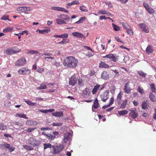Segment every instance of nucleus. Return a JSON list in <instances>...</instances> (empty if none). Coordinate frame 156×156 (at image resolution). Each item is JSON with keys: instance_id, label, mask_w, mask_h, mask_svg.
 Returning <instances> with one entry per match:
<instances>
[{"instance_id": "nucleus-1", "label": "nucleus", "mask_w": 156, "mask_h": 156, "mask_svg": "<svg viewBox=\"0 0 156 156\" xmlns=\"http://www.w3.org/2000/svg\"><path fill=\"white\" fill-rule=\"evenodd\" d=\"M78 63V60L72 56L67 57L63 62L64 66L71 68H76L77 66Z\"/></svg>"}, {"instance_id": "nucleus-2", "label": "nucleus", "mask_w": 156, "mask_h": 156, "mask_svg": "<svg viewBox=\"0 0 156 156\" xmlns=\"http://www.w3.org/2000/svg\"><path fill=\"white\" fill-rule=\"evenodd\" d=\"M0 148L2 150H5L9 152H12L15 150V147L12 145L4 142L0 144Z\"/></svg>"}, {"instance_id": "nucleus-3", "label": "nucleus", "mask_w": 156, "mask_h": 156, "mask_svg": "<svg viewBox=\"0 0 156 156\" xmlns=\"http://www.w3.org/2000/svg\"><path fill=\"white\" fill-rule=\"evenodd\" d=\"M20 51V49L16 47L9 48L4 52V54L9 55L19 52Z\"/></svg>"}, {"instance_id": "nucleus-4", "label": "nucleus", "mask_w": 156, "mask_h": 156, "mask_svg": "<svg viewBox=\"0 0 156 156\" xmlns=\"http://www.w3.org/2000/svg\"><path fill=\"white\" fill-rule=\"evenodd\" d=\"M27 144L30 145L32 147L38 146L41 144V141L38 140H36L33 137H30L28 140Z\"/></svg>"}, {"instance_id": "nucleus-5", "label": "nucleus", "mask_w": 156, "mask_h": 156, "mask_svg": "<svg viewBox=\"0 0 156 156\" xmlns=\"http://www.w3.org/2000/svg\"><path fill=\"white\" fill-rule=\"evenodd\" d=\"M27 61L25 58L21 57L15 62V65L18 66H22L26 64Z\"/></svg>"}, {"instance_id": "nucleus-6", "label": "nucleus", "mask_w": 156, "mask_h": 156, "mask_svg": "<svg viewBox=\"0 0 156 156\" xmlns=\"http://www.w3.org/2000/svg\"><path fill=\"white\" fill-rule=\"evenodd\" d=\"M138 26L141 29L143 32L145 33H148L149 32L148 27L145 23H139L138 24Z\"/></svg>"}, {"instance_id": "nucleus-7", "label": "nucleus", "mask_w": 156, "mask_h": 156, "mask_svg": "<svg viewBox=\"0 0 156 156\" xmlns=\"http://www.w3.org/2000/svg\"><path fill=\"white\" fill-rule=\"evenodd\" d=\"M103 58H107L109 59L111 61H113L114 62H116L118 60L117 57H115L112 54H109L106 55L105 56L102 57Z\"/></svg>"}, {"instance_id": "nucleus-8", "label": "nucleus", "mask_w": 156, "mask_h": 156, "mask_svg": "<svg viewBox=\"0 0 156 156\" xmlns=\"http://www.w3.org/2000/svg\"><path fill=\"white\" fill-rule=\"evenodd\" d=\"M18 73L20 75H27L30 73V72L27 68L23 67L18 71Z\"/></svg>"}, {"instance_id": "nucleus-9", "label": "nucleus", "mask_w": 156, "mask_h": 156, "mask_svg": "<svg viewBox=\"0 0 156 156\" xmlns=\"http://www.w3.org/2000/svg\"><path fill=\"white\" fill-rule=\"evenodd\" d=\"M109 96V92L108 90L105 91L104 93L102 94L100 97L101 100L103 102H105L108 99Z\"/></svg>"}, {"instance_id": "nucleus-10", "label": "nucleus", "mask_w": 156, "mask_h": 156, "mask_svg": "<svg viewBox=\"0 0 156 156\" xmlns=\"http://www.w3.org/2000/svg\"><path fill=\"white\" fill-rule=\"evenodd\" d=\"M31 8L30 7L26 6H23L17 8V10L20 12H25L31 10Z\"/></svg>"}, {"instance_id": "nucleus-11", "label": "nucleus", "mask_w": 156, "mask_h": 156, "mask_svg": "<svg viewBox=\"0 0 156 156\" xmlns=\"http://www.w3.org/2000/svg\"><path fill=\"white\" fill-rule=\"evenodd\" d=\"M141 108L143 110L147 109L150 106V104L147 100H144L141 104Z\"/></svg>"}, {"instance_id": "nucleus-12", "label": "nucleus", "mask_w": 156, "mask_h": 156, "mask_svg": "<svg viewBox=\"0 0 156 156\" xmlns=\"http://www.w3.org/2000/svg\"><path fill=\"white\" fill-rule=\"evenodd\" d=\"M63 148L64 146L63 145H60L59 146L54 147H53V154H56L58 153L63 149Z\"/></svg>"}, {"instance_id": "nucleus-13", "label": "nucleus", "mask_w": 156, "mask_h": 156, "mask_svg": "<svg viewBox=\"0 0 156 156\" xmlns=\"http://www.w3.org/2000/svg\"><path fill=\"white\" fill-rule=\"evenodd\" d=\"M77 83V79L74 75H73L71 78H69V85L74 86Z\"/></svg>"}, {"instance_id": "nucleus-14", "label": "nucleus", "mask_w": 156, "mask_h": 156, "mask_svg": "<svg viewBox=\"0 0 156 156\" xmlns=\"http://www.w3.org/2000/svg\"><path fill=\"white\" fill-rule=\"evenodd\" d=\"M129 111V115L133 119H135L138 117V114L136 108L134 110H130Z\"/></svg>"}, {"instance_id": "nucleus-15", "label": "nucleus", "mask_w": 156, "mask_h": 156, "mask_svg": "<svg viewBox=\"0 0 156 156\" xmlns=\"http://www.w3.org/2000/svg\"><path fill=\"white\" fill-rule=\"evenodd\" d=\"M72 34L74 36L79 38H83V39H86L85 37L82 33L76 32L72 33Z\"/></svg>"}, {"instance_id": "nucleus-16", "label": "nucleus", "mask_w": 156, "mask_h": 156, "mask_svg": "<svg viewBox=\"0 0 156 156\" xmlns=\"http://www.w3.org/2000/svg\"><path fill=\"white\" fill-rule=\"evenodd\" d=\"M130 82L128 81L125 84L124 90V92L127 94H129L131 92L132 89L129 87V83Z\"/></svg>"}, {"instance_id": "nucleus-17", "label": "nucleus", "mask_w": 156, "mask_h": 156, "mask_svg": "<svg viewBox=\"0 0 156 156\" xmlns=\"http://www.w3.org/2000/svg\"><path fill=\"white\" fill-rule=\"evenodd\" d=\"M51 9L55 10L64 12L66 13H68L69 12L68 10L66 9L65 8L53 6L52 7Z\"/></svg>"}, {"instance_id": "nucleus-18", "label": "nucleus", "mask_w": 156, "mask_h": 156, "mask_svg": "<svg viewBox=\"0 0 156 156\" xmlns=\"http://www.w3.org/2000/svg\"><path fill=\"white\" fill-rule=\"evenodd\" d=\"M100 86L101 85H100L98 84H97L94 86V87L92 91V92L93 94L94 95L96 94L98 90H99V88Z\"/></svg>"}, {"instance_id": "nucleus-19", "label": "nucleus", "mask_w": 156, "mask_h": 156, "mask_svg": "<svg viewBox=\"0 0 156 156\" xmlns=\"http://www.w3.org/2000/svg\"><path fill=\"white\" fill-rule=\"evenodd\" d=\"M57 17L68 21H70V18L67 14H61L60 16H57Z\"/></svg>"}, {"instance_id": "nucleus-20", "label": "nucleus", "mask_w": 156, "mask_h": 156, "mask_svg": "<svg viewBox=\"0 0 156 156\" xmlns=\"http://www.w3.org/2000/svg\"><path fill=\"white\" fill-rule=\"evenodd\" d=\"M53 116L56 117L60 118L63 116V112H56L52 113Z\"/></svg>"}, {"instance_id": "nucleus-21", "label": "nucleus", "mask_w": 156, "mask_h": 156, "mask_svg": "<svg viewBox=\"0 0 156 156\" xmlns=\"http://www.w3.org/2000/svg\"><path fill=\"white\" fill-rule=\"evenodd\" d=\"M122 92H120L118 94L117 98L115 100V102L117 103L118 105H119L120 104V102L122 98Z\"/></svg>"}, {"instance_id": "nucleus-22", "label": "nucleus", "mask_w": 156, "mask_h": 156, "mask_svg": "<svg viewBox=\"0 0 156 156\" xmlns=\"http://www.w3.org/2000/svg\"><path fill=\"white\" fill-rule=\"evenodd\" d=\"M26 124L28 126H34L37 125V122L35 121H33L32 120H28L26 122Z\"/></svg>"}, {"instance_id": "nucleus-23", "label": "nucleus", "mask_w": 156, "mask_h": 156, "mask_svg": "<svg viewBox=\"0 0 156 156\" xmlns=\"http://www.w3.org/2000/svg\"><path fill=\"white\" fill-rule=\"evenodd\" d=\"M70 135V133L68 132L64 134V139L63 140L65 143L69 141V136Z\"/></svg>"}, {"instance_id": "nucleus-24", "label": "nucleus", "mask_w": 156, "mask_h": 156, "mask_svg": "<svg viewBox=\"0 0 156 156\" xmlns=\"http://www.w3.org/2000/svg\"><path fill=\"white\" fill-rule=\"evenodd\" d=\"M154 51L152 47L150 45H148L146 48V51L147 54L148 55L150 54Z\"/></svg>"}, {"instance_id": "nucleus-25", "label": "nucleus", "mask_w": 156, "mask_h": 156, "mask_svg": "<svg viewBox=\"0 0 156 156\" xmlns=\"http://www.w3.org/2000/svg\"><path fill=\"white\" fill-rule=\"evenodd\" d=\"M149 97L150 100L153 102H155L156 101V99L154 95L152 92H150V93Z\"/></svg>"}, {"instance_id": "nucleus-26", "label": "nucleus", "mask_w": 156, "mask_h": 156, "mask_svg": "<svg viewBox=\"0 0 156 156\" xmlns=\"http://www.w3.org/2000/svg\"><path fill=\"white\" fill-rule=\"evenodd\" d=\"M109 77V76L106 72L104 71L102 72L101 76V78H102L105 80H107L108 79Z\"/></svg>"}, {"instance_id": "nucleus-27", "label": "nucleus", "mask_w": 156, "mask_h": 156, "mask_svg": "<svg viewBox=\"0 0 156 156\" xmlns=\"http://www.w3.org/2000/svg\"><path fill=\"white\" fill-rule=\"evenodd\" d=\"M99 67L101 68H109V65L105 63L101 62L99 63Z\"/></svg>"}, {"instance_id": "nucleus-28", "label": "nucleus", "mask_w": 156, "mask_h": 156, "mask_svg": "<svg viewBox=\"0 0 156 156\" xmlns=\"http://www.w3.org/2000/svg\"><path fill=\"white\" fill-rule=\"evenodd\" d=\"M16 117H19L20 118H23L26 119H28V118L27 117L26 115L24 113H17L15 115Z\"/></svg>"}, {"instance_id": "nucleus-29", "label": "nucleus", "mask_w": 156, "mask_h": 156, "mask_svg": "<svg viewBox=\"0 0 156 156\" xmlns=\"http://www.w3.org/2000/svg\"><path fill=\"white\" fill-rule=\"evenodd\" d=\"M56 23L57 24L61 25L62 24H66V21H65L64 20H63L62 19H57L56 20Z\"/></svg>"}, {"instance_id": "nucleus-30", "label": "nucleus", "mask_w": 156, "mask_h": 156, "mask_svg": "<svg viewBox=\"0 0 156 156\" xmlns=\"http://www.w3.org/2000/svg\"><path fill=\"white\" fill-rule=\"evenodd\" d=\"M99 103L97 98H96L94 101L92 107L94 108H97L98 107Z\"/></svg>"}, {"instance_id": "nucleus-31", "label": "nucleus", "mask_w": 156, "mask_h": 156, "mask_svg": "<svg viewBox=\"0 0 156 156\" xmlns=\"http://www.w3.org/2000/svg\"><path fill=\"white\" fill-rule=\"evenodd\" d=\"M150 88L152 92L156 93V88L155 84L154 83H151L150 85Z\"/></svg>"}, {"instance_id": "nucleus-32", "label": "nucleus", "mask_w": 156, "mask_h": 156, "mask_svg": "<svg viewBox=\"0 0 156 156\" xmlns=\"http://www.w3.org/2000/svg\"><path fill=\"white\" fill-rule=\"evenodd\" d=\"M128 102V100L127 99H125L124 100L122 104H121L120 106V108L122 109H124L125 108L126 105Z\"/></svg>"}, {"instance_id": "nucleus-33", "label": "nucleus", "mask_w": 156, "mask_h": 156, "mask_svg": "<svg viewBox=\"0 0 156 156\" xmlns=\"http://www.w3.org/2000/svg\"><path fill=\"white\" fill-rule=\"evenodd\" d=\"M23 148L27 151H31L34 149V147L31 146H28L27 145H24L23 146Z\"/></svg>"}, {"instance_id": "nucleus-34", "label": "nucleus", "mask_w": 156, "mask_h": 156, "mask_svg": "<svg viewBox=\"0 0 156 156\" xmlns=\"http://www.w3.org/2000/svg\"><path fill=\"white\" fill-rule=\"evenodd\" d=\"M24 122L22 121H19L18 122H15L14 123L15 125H18L19 126H21L24 124Z\"/></svg>"}, {"instance_id": "nucleus-35", "label": "nucleus", "mask_w": 156, "mask_h": 156, "mask_svg": "<svg viewBox=\"0 0 156 156\" xmlns=\"http://www.w3.org/2000/svg\"><path fill=\"white\" fill-rule=\"evenodd\" d=\"M13 27H7L6 28H5L3 30V32L4 33H6L11 31L13 29Z\"/></svg>"}, {"instance_id": "nucleus-36", "label": "nucleus", "mask_w": 156, "mask_h": 156, "mask_svg": "<svg viewBox=\"0 0 156 156\" xmlns=\"http://www.w3.org/2000/svg\"><path fill=\"white\" fill-rule=\"evenodd\" d=\"M47 137L48 140H53L55 138V137L51 133H48V135H47Z\"/></svg>"}, {"instance_id": "nucleus-37", "label": "nucleus", "mask_w": 156, "mask_h": 156, "mask_svg": "<svg viewBox=\"0 0 156 156\" xmlns=\"http://www.w3.org/2000/svg\"><path fill=\"white\" fill-rule=\"evenodd\" d=\"M86 18L85 17H81L78 21L75 23L79 24L82 23L86 20Z\"/></svg>"}, {"instance_id": "nucleus-38", "label": "nucleus", "mask_w": 156, "mask_h": 156, "mask_svg": "<svg viewBox=\"0 0 156 156\" xmlns=\"http://www.w3.org/2000/svg\"><path fill=\"white\" fill-rule=\"evenodd\" d=\"M9 15H4L0 19L2 20H8L11 21L9 19Z\"/></svg>"}, {"instance_id": "nucleus-39", "label": "nucleus", "mask_w": 156, "mask_h": 156, "mask_svg": "<svg viewBox=\"0 0 156 156\" xmlns=\"http://www.w3.org/2000/svg\"><path fill=\"white\" fill-rule=\"evenodd\" d=\"M38 31L39 33L40 34H45L48 33L50 30H38L37 31Z\"/></svg>"}, {"instance_id": "nucleus-40", "label": "nucleus", "mask_w": 156, "mask_h": 156, "mask_svg": "<svg viewBox=\"0 0 156 156\" xmlns=\"http://www.w3.org/2000/svg\"><path fill=\"white\" fill-rule=\"evenodd\" d=\"M7 128V126L3 123H0V130H6Z\"/></svg>"}, {"instance_id": "nucleus-41", "label": "nucleus", "mask_w": 156, "mask_h": 156, "mask_svg": "<svg viewBox=\"0 0 156 156\" xmlns=\"http://www.w3.org/2000/svg\"><path fill=\"white\" fill-rule=\"evenodd\" d=\"M25 102H26L28 105L31 106H36V103L32 102L30 100L25 101Z\"/></svg>"}, {"instance_id": "nucleus-42", "label": "nucleus", "mask_w": 156, "mask_h": 156, "mask_svg": "<svg viewBox=\"0 0 156 156\" xmlns=\"http://www.w3.org/2000/svg\"><path fill=\"white\" fill-rule=\"evenodd\" d=\"M69 42V40L68 39H63L61 41L58 43L59 44H64L67 43H68Z\"/></svg>"}, {"instance_id": "nucleus-43", "label": "nucleus", "mask_w": 156, "mask_h": 156, "mask_svg": "<svg viewBox=\"0 0 156 156\" xmlns=\"http://www.w3.org/2000/svg\"><path fill=\"white\" fill-rule=\"evenodd\" d=\"M112 25L114 30L115 31H118L120 30L119 27L116 25L115 24L112 23Z\"/></svg>"}, {"instance_id": "nucleus-44", "label": "nucleus", "mask_w": 156, "mask_h": 156, "mask_svg": "<svg viewBox=\"0 0 156 156\" xmlns=\"http://www.w3.org/2000/svg\"><path fill=\"white\" fill-rule=\"evenodd\" d=\"M137 91L141 94H144V91L142 88L140 86H139L138 87Z\"/></svg>"}, {"instance_id": "nucleus-45", "label": "nucleus", "mask_w": 156, "mask_h": 156, "mask_svg": "<svg viewBox=\"0 0 156 156\" xmlns=\"http://www.w3.org/2000/svg\"><path fill=\"white\" fill-rule=\"evenodd\" d=\"M128 111L126 110L119 111L118 112V114L120 115H126L128 113Z\"/></svg>"}, {"instance_id": "nucleus-46", "label": "nucleus", "mask_w": 156, "mask_h": 156, "mask_svg": "<svg viewBox=\"0 0 156 156\" xmlns=\"http://www.w3.org/2000/svg\"><path fill=\"white\" fill-rule=\"evenodd\" d=\"M47 87V85L44 83H42L41 84L40 86L38 87V89H44L46 88Z\"/></svg>"}, {"instance_id": "nucleus-47", "label": "nucleus", "mask_w": 156, "mask_h": 156, "mask_svg": "<svg viewBox=\"0 0 156 156\" xmlns=\"http://www.w3.org/2000/svg\"><path fill=\"white\" fill-rule=\"evenodd\" d=\"M137 73L140 76L143 77H145L147 75L146 73H144L142 71H138L137 72Z\"/></svg>"}, {"instance_id": "nucleus-48", "label": "nucleus", "mask_w": 156, "mask_h": 156, "mask_svg": "<svg viewBox=\"0 0 156 156\" xmlns=\"http://www.w3.org/2000/svg\"><path fill=\"white\" fill-rule=\"evenodd\" d=\"M122 25L123 28L125 29H127L129 27L130 28V26H129L127 23L125 22H123L122 23Z\"/></svg>"}, {"instance_id": "nucleus-49", "label": "nucleus", "mask_w": 156, "mask_h": 156, "mask_svg": "<svg viewBox=\"0 0 156 156\" xmlns=\"http://www.w3.org/2000/svg\"><path fill=\"white\" fill-rule=\"evenodd\" d=\"M44 149H46L48 148H51V145L50 144H44Z\"/></svg>"}, {"instance_id": "nucleus-50", "label": "nucleus", "mask_w": 156, "mask_h": 156, "mask_svg": "<svg viewBox=\"0 0 156 156\" xmlns=\"http://www.w3.org/2000/svg\"><path fill=\"white\" fill-rule=\"evenodd\" d=\"M127 33L130 35H133V31L131 29V27L130 28H128V29H127Z\"/></svg>"}, {"instance_id": "nucleus-51", "label": "nucleus", "mask_w": 156, "mask_h": 156, "mask_svg": "<svg viewBox=\"0 0 156 156\" xmlns=\"http://www.w3.org/2000/svg\"><path fill=\"white\" fill-rule=\"evenodd\" d=\"M147 11L149 13L151 14H153L155 13V11L154 9L150 7L148 9Z\"/></svg>"}, {"instance_id": "nucleus-52", "label": "nucleus", "mask_w": 156, "mask_h": 156, "mask_svg": "<svg viewBox=\"0 0 156 156\" xmlns=\"http://www.w3.org/2000/svg\"><path fill=\"white\" fill-rule=\"evenodd\" d=\"M98 14L100 13L101 14H106L108 13V12L106 10L103 9L98 11Z\"/></svg>"}, {"instance_id": "nucleus-53", "label": "nucleus", "mask_w": 156, "mask_h": 156, "mask_svg": "<svg viewBox=\"0 0 156 156\" xmlns=\"http://www.w3.org/2000/svg\"><path fill=\"white\" fill-rule=\"evenodd\" d=\"M80 9L81 11L84 12H87L88 11V10L86 9L85 7L83 5L82 6H80Z\"/></svg>"}, {"instance_id": "nucleus-54", "label": "nucleus", "mask_w": 156, "mask_h": 156, "mask_svg": "<svg viewBox=\"0 0 156 156\" xmlns=\"http://www.w3.org/2000/svg\"><path fill=\"white\" fill-rule=\"evenodd\" d=\"M37 71L39 73H42L44 72V69L43 68H38Z\"/></svg>"}, {"instance_id": "nucleus-55", "label": "nucleus", "mask_w": 156, "mask_h": 156, "mask_svg": "<svg viewBox=\"0 0 156 156\" xmlns=\"http://www.w3.org/2000/svg\"><path fill=\"white\" fill-rule=\"evenodd\" d=\"M52 125L53 126H60L62 125V123L61 122H59L57 123H53Z\"/></svg>"}, {"instance_id": "nucleus-56", "label": "nucleus", "mask_w": 156, "mask_h": 156, "mask_svg": "<svg viewBox=\"0 0 156 156\" xmlns=\"http://www.w3.org/2000/svg\"><path fill=\"white\" fill-rule=\"evenodd\" d=\"M34 128H29L27 129H26L24 131L26 132L30 133L34 129Z\"/></svg>"}, {"instance_id": "nucleus-57", "label": "nucleus", "mask_w": 156, "mask_h": 156, "mask_svg": "<svg viewBox=\"0 0 156 156\" xmlns=\"http://www.w3.org/2000/svg\"><path fill=\"white\" fill-rule=\"evenodd\" d=\"M28 53L31 54H37L39 53L37 51H35L34 50H31L29 51L28 52Z\"/></svg>"}, {"instance_id": "nucleus-58", "label": "nucleus", "mask_w": 156, "mask_h": 156, "mask_svg": "<svg viewBox=\"0 0 156 156\" xmlns=\"http://www.w3.org/2000/svg\"><path fill=\"white\" fill-rule=\"evenodd\" d=\"M88 94V91L87 88H86L83 91V97H86Z\"/></svg>"}, {"instance_id": "nucleus-59", "label": "nucleus", "mask_w": 156, "mask_h": 156, "mask_svg": "<svg viewBox=\"0 0 156 156\" xmlns=\"http://www.w3.org/2000/svg\"><path fill=\"white\" fill-rule=\"evenodd\" d=\"M114 98L113 96H112L110 99V102L108 105L110 106L114 102Z\"/></svg>"}, {"instance_id": "nucleus-60", "label": "nucleus", "mask_w": 156, "mask_h": 156, "mask_svg": "<svg viewBox=\"0 0 156 156\" xmlns=\"http://www.w3.org/2000/svg\"><path fill=\"white\" fill-rule=\"evenodd\" d=\"M60 36L62 38H67L68 37V34L67 33H64L60 35Z\"/></svg>"}, {"instance_id": "nucleus-61", "label": "nucleus", "mask_w": 156, "mask_h": 156, "mask_svg": "<svg viewBox=\"0 0 156 156\" xmlns=\"http://www.w3.org/2000/svg\"><path fill=\"white\" fill-rule=\"evenodd\" d=\"M93 51L88 52L86 53V55L89 57H90L93 56L94 55Z\"/></svg>"}, {"instance_id": "nucleus-62", "label": "nucleus", "mask_w": 156, "mask_h": 156, "mask_svg": "<svg viewBox=\"0 0 156 156\" xmlns=\"http://www.w3.org/2000/svg\"><path fill=\"white\" fill-rule=\"evenodd\" d=\"M143 5L147 10L150 7L149 5L147 3L144 2L143 3Z\"/></svg>"}, {"instance_id": "nucleus-63", "label": "nucleus", "mask_w": 156, "mask_h": 156, "mask_svg": "<svg viewBox=\"0 0 156 156\" xmlns=\"http://www.w3.org/2000/svg\"><path fill=\"white\" fill-rule=\"evenodd\" d=\"M115 39L118 42H120L122 43H123V42L121 40L119 36H116L115 37Z\"/></svg>"}, {"instance_id": "nucleus-64", "label": "nucleus", "mask_w": 156, "mask_h": 156, "mask_svg": "<svg viewBox=\"0 0 156 156\" xmlns=\"http://www.w3.org/2000/svg\"><path fill=\"white\" fill-rule=\"evenodd\" d=\"M71 5H74L79 4V2L77 0H74L73 1L71 2Z\"/></svg>"}]
</instances>
